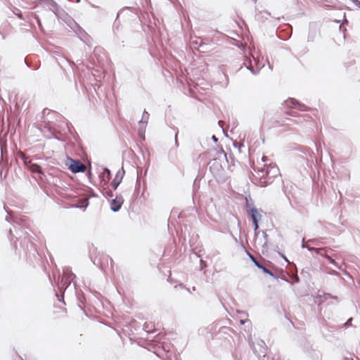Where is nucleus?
<instances>
[{"mask_svg": "<svg viewBox=\"0 0 360 360\" xmlns=\"http://www.w3.org/2000/svg\"><path fill=\"white\" fill-rule=\"evenodd\" d=\"M259 179L257 183L261 187H265L271 184L273 179L279 174V169L275 164L265 165L264 167L256 171Z\"/></svg>", "mask_w": 360, "mask_h": 360, "instance_id": "f257e3e1", "label": "nucleus"}, {"mask_svg": "<svg viewBox=\"0 0 360 360\" xmlns=\"http://www.w3.org/2000/svg\"><path fill=\"white\" fill-rule=\"evenodd\" d=\"M14 229L15 231V235L13 233V230L10 229L9 230V235H10V239L13 242V244L14 245V248L15 250L18 249V245L16 244L17 241H20V246L21 248H22L25 250H29L30 246H32V243L31 242V235L27 230H21L18 229L14 226Z\"/></svg>", "mask_w": 360, "mask_h": 360, "instance_id": "f03ea898", "label": "nucleus"}, {"mask_svg": "<svg viewBox=\"0 0 360 360\" xmlns=\"http://www.w3.org/2000/svg\"><path fill=\"white\" fill-rule=\"evenodd\" d=\"M249 342L254 353L258 357H265L266 354L267 347L264 340L260 339H256L255 341H252L251 338L250 337Z\"/></svg>", "mask_w": 360, "mask_h": 360, "instance_id": "7ed1b4c3", "label": "nucleus"}, {"mask_svg": "<svg viewBox=\"0 0 360 360\" xmlns=\"http://www.w3.org/2000/svg\"><path fill=\"white\" fill-rule=\"evenodd\" d=\"M76 276L69 269L65 268L63 269V276L61 278L60 283L58 284L60 291H65L71 284Z\"/></svg>", "mask_w": 360, "mask_h": 360, "instance_id": "20e7f679", "label": "nucleus"}, {"mask_svg": "<svg viewBox=\"0 0 360 360\" xmlns=\"http://www.w3.org/2000/svg\"><path fill=\"white\" fill-rule=\"evenodd\" d=\"M66 165L68 169L74 174L84 172L86 170V166L79 160H74L70 158H68L66 160Z\"/></svg>", "mask_w": 360, "mask_h": 360, "instance_id": "39448f33", "label": "nucleus"}, {"mask_svg": "<svg viewBox=\"0 0 360 360\" xmlns=\"http://www.w3.org/2000/svg\"><path fill=\"white\" fill-rule=\"evenodd\" d=\"M92 262L94 265L98 266L102 270H105L106 265H108V262H110V266L112 269L113 268V260L108 255L101 254L98 257H96L94 259H92Z\"/></svg>", "mask_w": 360, "mask_h": 360, "instance_id": "423d86ee", "label": "nucleus"}, {"mask_svg": "<svg viewBox=\"0 0 360 360\" xmlns=\"http://www.w3.org/2000/svg\"><path fill=\"white\" fill-rule=\"evenodd\" d=\"M247 69L249 70L253 75L258 74L259 71L264 67V64L260 63L259 60L252 56V60L249 59L244 63Z\"/></svg>", "mask_w": 360, "mask_h": 360, "instance_id": "0eeeda50", "label": "nucleus"}, {"mask_svg": "<svg viewBox=\"0 0 360 360\" xmlns=\"http://www.w3.org/2000/svg\"><path fill=\"white\" fill-rule=\"evenodd\" d=\"M248 214H250L251 216L254 224L255 234L256 236H257L259 233V231H258V222L259 219L261 218V214L258 212L257 210L255 207L250 208V210H248Z\"/></svg>", "mask_w": 360, "mask_h": 360, "instance_id": "6e6552de", "label": "nucleus"}, {"mask_svg": "<svg viewBox=\"0 0 360 360\" xmlns=\"http://www.w3.org/2000/svg\"><path fill=\"white\" fill-rule=\"evenodd\" d=\"M39 3L42 4L44 6L46 7L49 11H52L58 15V13L59 11V6L56 4V2L53 0H39Z\"/></svg>", "mask_w": 360, "mask_h": 360, "instance_id": "1a4fd4ad", "label": "nucleus"}, {"mask_svg": "<svg viewBox=\"0 0 360 360\" xmlns=\"http://www.w3.org/2000/svg\"><path fill=\"white\" fill-rule=\"evenodd\" d=\"M286 105L289 108H297L300 111H307L309 108L306 106L304 104L299 103L297 100L294 98H289L285 101Z\"/></svg>", "mask_w": 360, "mask_h": 360, "instance_id": "9d476101", "label": "nucleus"}, {"mask_svg": "<svg viewBox=\"0 0 360 360\" xmlns=\"http://www.w3.org/2000/svg\"><path fill=\"white\" fill-rule=\"evenodd\" d=\"M124 202V200L122 195H117L115 198L112 199L110 202V210L114 212H118L122 204Z\"/></svg>", "mask_w": 360, "mask_h": 360, "instance_id": "9b49d317", "label": "nucleus"}, {"mask_svg": "<svg viewBox=\"0 0 360 360\" xmlns=\"http://www.w3.org/2000/svg\"><path fill=\"white\" fill-rule=\"evenodd\" d=\"M124 173H125V172H124L123 167H122L120 169H119L117 172L115 177L111 184L112 187L113 188L114 190H116L117 188V187L119 186V185L120 184V183L122 182V180L124 175Z\"/></svg>", "mask_w": 360, "mask_h": 360, "instance_id": "f8f14e48", "label": "nucleus"}, {"mask_svg": "<svg viewBox=\"0 0 360 360\" xmlns=\"http://www.w3.org/2000/svg\"><path fill=\"white\" fill-rule=\"evenodd\" d=\"M110 171L108 168H104L103 171L99 174V177L104 184H106L110 179Z\"/></svg>", "mask_w": 360, "mask_h": 360, "instance_id": "ddd939ff", "label": "nucleus"}, {"mask_svg": "<svg viewBox=\"0 0 360 360\" xmlns=\"http://www.w3.org/2000/svg\"><path fill=\"white\" fill-rule=\"evenodd\" d=\"M27 169H29L32 172H34V173H37V174H42L43 172H42V170H41V167L36 164V163H32V162H30V165H28V167H26Z\"/></svg>", "mask_w": 360, "mask_h": 360, "instance_id": "4468645a", "label": "nucleus"}, {"mask_svg": "<svg viewBox=\"0 0 360 360\" xmlns=\"http://www.w3.org/2000/svg\"><path fill=\"white\" fill-rule=\"evenodd\" d=\"M147 124H143L141 122H139V129H138V134L140 138H141L143 140L145 139V132H146V128Z\"/></svg>", "mask_w": 360, "mask_h": 360, "instance_id": "2eb2a0df", "label": "nucleus"}, {"mask_svg": "<svg viewBox=\"0 0 360 360\" xmlns=\"http://www.w3.org/2000/svg\"><path fill=\"white\" fill-rule=\"evenodd\" d=\"M18 157L22 160L23 164L25 167H28V165H30L31 160H29V158L25 155V153L20 151L18 153Z\"/></svg>", "mask_w": 360, "mask_h": 360, "instance_id": "dca6fc26", "label": "nucleus"}, {"mask_svg": "<svg viewBox=\"0 0 360 360\" xmlns=\"http://www.w3.org/2000/svg\"><path fill=\"white\" fill-rule=\"evenodd\" d=\"M305 248H307L308 250H309L311 252H315L317 255H323V252H326L325 248H315L309 247L307 245V247H305Z\"/></svg>", "mask_w": 360, "mask_h": 360, "instance_id": "f3484780", "label": "nucleus"}, {"mask_svg": "<svg viewBox=\"0 0 360 360\" xmlns=\"http://www.w3.org/2000/svg\"><path fill=\"white\" fill-rule=\"evenodd\" d=\"M305 248H307L308 250H309L311 252H315L317 255H323V252H326L325 248H315L309 247L307 245V247H305Z\"/></svg>", "mask_w": 360, "mask_h": 360, "instance_id": "a211bd4d", "label": "nucleus"}, {"mask_svg": "<svg viewBox=\"0 0 360 360\" xmlns=\"http://www.w3.org/2000/svg\"><path fill=\"white\" fill-rule=\"evenodd\" d=\"M323 256H324L330 264H333L335 266H336L339 269H342V266H340L333 258H331L327 254H324V255L323 254Z\"/></svg>", "mask_w": 360, "mask_h": 360, "instance_id": "6ab92c4d", "label": "nucleus"}, {"mask_svg": "<svg viewBox=\"0 0 360 360\" xmlns=\"http://www.w3.org/2000/svg\"><path fill=\"white\" fill-rule=\"evenodd\" d=\"M191 46L193 49H198L200 46H202L201 42L198 41V39H193L191 41Z\"/></svg>", "mask_w": 360, "mask_h": 360, "instance_id": "aec40b11", "label": "nucleus"}, {"mask_svg": "<svg viewBox=\"0 0 360 360\" xmlns=\"http://www.w3.org/2000/svg\"><path fill=\"white\" fill-rule=\"evenodd\" d=\"M149 113L147 111L144 110L143 112L142 119L140 120V122L147 124L148 120L149 119Z\"/></svg>", "mask_w": 360, "mask_h": 360, "instance_id": "412c9836", "label": "nucleus"}, {"mask_svg": "<svg viewBox=\"0 0 360 360\" xmlns=\"http://www.w3.org/2000/svg\"><path fill=\"white\" fill-rule=\"evenodd\" d=\"M89 205L88 198H84L81 200L80 204L77 206L80 208H86Z\"/></svg>", "mask_w": 360, "mask_h": 360, "instance_id": "4be33fe9", "label": "nucleus"}, {"mask_svg": "<svg viewBox=\"0 0 360 360\" xmlns=\"http://www.w3.org/2000/svg\"><path fill=\"white\" fill-rule=\"evenodd\" d=\"M262 236L264 237V243L262 244V247L265 248L267 247V243H268V235L266 231H262Z\"/></svg>", "mask_w": 360, "mask_h": 360, "instance_id": "5701e85b", "label": "nucleus"}, {"mask_svg": "<svg viewBox=\"0 0 360 360\" xmlns=\"http://www.w3.org/2000/svg\"><path fill=\"white\" fill-rule=\"evenodd\" d=\"M256 266L257 268H259V269H261L264 273H265V271H267V268L264 264H262L261 262H257Z\"/></svg>", "mask_w": 360, "mask_h": 360, "instance_id": "b1692460", "label": "nucleus"}, {"mask_svg": "<svg viewBox=\"0 0 360 360\" xmlns=\"http://www.w3.org/2000/svg\"><path fill=\"white\" fill-rule=\"evenodd\" d=\"M238 319H248V314L245 311H237Z\"/></svg>", "mask_w": 360, "mask_h": 360, "instance_id": "393cba45", "label": "nucleus"}, {"mask_svg": "<svg viewBox=\"0 0 360 360\" xmlns=\"http://www.w3.org/2000/svg\"><path fill=\"white\" fill-rule=\"evenodd\" d=\"M265 274L270 275L271 277H273V278H276V279H278V277L276 275H275L272 271H270L269 269H267V271H265Z\"/></svg>", "mask_w": 360, "mask_h": 360, "instance_id": "a878e982", "label": "nucleus"}, {"mask_svg": "<svg viewBox=\"0 0 360 360\" xmlns=\"http://www.w3.org/2000/svg\"><path fill=\"white\" fill-rule=\"evenodd\" d=\"M249 257L251 259V261L255 264L256 266L257 262H259L254 256H252L251 254L248 253Z\"/></svg>", "mask_w": 360, "mask_h": 360, "instance_id": "bb28decb", "label": "nucleus"}, {"mask_svg": "<svg viewBox=\"0 0 360 360\" xmlns=\"http://www.w3.org/2000/svg\"><path fill=\"white\" fill-rule=\"evenodd\" d=\"M329 298H334V299H335V300H337V299H338V298H337V297H333V296H332L330 294H328H328H325V295H323V300H328V299H329Z\"/></svg>", "mask_w": 360, "mask_h": 360, "instance_id": "cd10ccee", "label": "nucleus"}, {"mask_svg": "<svg viewBox=\"0 0 360 360\" xmlns=\"http://www.w3.org/2000/svg\"><path fill=\"white\" fill-rule=\"evenodd\" d=\"M129 11V8H125L122 9L120 11L118 12L117 18H119V16L122 14H123L124 12Z\"/></svg>", "mask_w": 360, "mask_h": 360, "instance_id": "c85d7f7f", "label": "nucleus"}, {"mask_svg": "<svg viewBox=\"0 0 360 360\" xmlns=\"http://www.w3.org/2000/svg\"><path fill=\"white\" fill-rule=\"evenodd\" d=\"M328 274L335 276H338L339 273L333 269H328Z\"/></svg>", "mask_w": 360, "mask_h": 360, "instance_id": "c756f323", "label": "nucleus"}, {"mask_svg": "<svg viewBox=\"0 0 360 360\" xmlns=\"http://www.w3.org/2000/svg\"><path fill=\"white\" fill-rule=\"evenodd\" d=\"M352 318H350L347 320V321L344 324V326L345 328H348L349 326H351L352 325Z\"/></svg>", "mask_w": 360, "mask_h": 360, "instance_id": "7c9ffc66", "label": "nucleus"}, {"mask_svg": "<svg viewBox=\"0 0 360 360\" xmlns=\"http://www.w3.org/2000/svg\"><path fill=\"white\" fill-rule=\"evenodd\" d=\"M239 321L241 325H244L246 323L250 322L248 319H239Z\"/></svg>", "mask_w": 360, "mask_h": 360, "instance_id": "2f4dec72", "label": "nucleus"}, {"mask_svg": "<svg viewBox=\"0 0 360 360\" xmlns=\"http://www.w3.org/2000/svg\"><path fill=\"white\" fill-rule=\"evenodd\" d=\"M254 207L252 202H249L248 200H247V203H246V209H247V212H248V210H250V207Z\"/></svg>", "mask_w": 360, "mask_h": 360, "instance_id": "473e14b6", "label": "nucleus"}, {"mask_svg": "<svg viewBox=\"0 0 360 360\" xmlns=\"http://www.w3.org/2000/svg\"><path fill=\"white\" fill-rule=\"evenodd\" d=\"M233 146L235 148H238L239 150V152H240V148L243 147L244 146H243V144H238L237 143H233Z\"/></svg>", "mask_w": 360, "mask_h": 360, "instance_id": "72a5a7b5", "label": "nucleus"}, {"mask_svg": "<svg viewBox=\"0 0 360 360\" xmlns=\"http://www.w3.org/2000/svg\"><path fill=\"white\" fill-rule=\"evenodd\" d=\"M200 266H201V269H204L205 267L207 266V264H206V262L203 261L202 259H200Z\"/></svg>", "mask_w": 360, "mask_h": 360, "instance_id": "f704fd0d", "label": "nucleus"}, {"mask_svg": "<svg viewBox=\"0 0 360 360\" xmlns=\"http://www.w3.org/2000/svg\"><path fill=\"white\" fill-rule=\"evenodd\" d=\"M177 136H178V131H177V132H176V134H175V137H174V141H175V146H176V147H178V146H179V141H178Z\"/></svg>", "mask_w": 360, "mask_h": 360, "instance_id": "c9c22d12", "label": "nucleus"}, {"mask_svg": "<svg viewBox=\"0 0 360 360\" xmlns=\"http://www.w3.org/2000/svg\"><path fill=\"white\" fill-rule=\"evenodd\" d=\"M36 20H37V25H39V27L40 28H41V20H40V19L39 18L38 16L36 17Z\"/></svg>", "mask_w": 360, "mask_h": 360, "instance_id": "e433bc0d", "label": "nucleus"}, {"mask_svg": "<svg viewBox=\"0 0 360 360\" xmlns=\"http://www.w3.org/2000/svg\"><path fill=\"white\" fill-rule=\"evenodd\" d=\"M307 242L312 245H317V243H316V240H314V239L309 240Z\"/></svg>", "mask_w": 360, "mask_h": 360, "instance_id": "4c0bfd02", "label": "nucleus"}, {"mask_svg": "<svg viewBox=\"0 0 360 360\" xmlns=\"http://www.w3.org/2000/svg\"><path fill=\"white\" fill-rule=\"evenodd\" d=\"M179 287L181 288H186L188 292H191L190 289L188 288H186L185 285L182 283L179 284Z\"/></svg>", "mask_w": 360, "mask_h": 360, "instance_id": "58836bf2", "label": "nucleus"}, {"mask_svg": "<svg viewBox=\"0 0 360 360\" xmlns=\"http://www.w3.org/2000/svg\"><path fill=\"white\" fill-rule=\"evenodd\" d=\"M353 3H354L356 5H360V1L359 0H352Z\"/></svg>", "mask_w": 360, "mask_h": 360, "instance_id": "ea45409f", "label": "nucleus"}, {"mask_svg": "<svg viewBox=\"0 0 360 360\" xmlns=\"http://www.w3.org/2000/svg\"><path fill=\"white\" fill-rule=\"evenodd\" d=\"M212 139L214 142H217V141H218V139H217V138L216 137V136H215V135H213V136H212Z\"/></svg>", "mask_w": 360, "mask_h": 360, "instance_id": "a19ab883", "label": "nucleus"}, {"mask_svg": "<svg viewBox=\"0 0 360 360\" xmlns=\"http://www.w3.org/2000/svg\"><path fill=\"white\" fill-rule=\"evenodd\" d=\"M305 247H307V245L304 243V240L303 239L302 240V248H305Z\"/></svg>", "mask_w": 360, "mask_h": 360, "instance_id": "79ce46f5", "label": "nucleus"}, {"mask_svg": "<svg viewBox=\"0 0 360 360\" xmlns=\"http://www.w3.org/2000/svg\"><path fill=\"white\" fill-rule=\"evenodd\" d=\"M266 160V157H265V156L262 157V161L263 162H265Z\"/></svg>", "mask_w": 360, "mask_h": 360, "instance_id": "37998d69", "label": "nucleus"}, {"mask_svg": "<svg viewBox=\"0 0 360 360\" xmlns=\"http://www.w3.org/2000/svg\"><path fill=\"white\" fill-rule=\"evenodd\" d=\"M108 196L110 197V198H112L113 196V195H112L111 191H110V193H108Z\"/></svg>", "mask_w": 360, "mask_h": 360, "instance_id": "c03bdc74", "label": "nucleus"}, {"mask_svg": "<svg viewBox=\"0 0 360 360\" xmlns=\"http://www.w3.org/2000/svg\"><path fill=\"white\" fill-rule=\"evenodd\" d=\"M56 296L58 297V300H60V296L58 295V293H56Z\"/></svg>", "mask_w": 360, "mask_h": 360, "instance_id": "a18cd8bd", "label": "nucleus"}, {"mask_svg": "<svg viewBox=\"0 0 360 360\" xmlns=\"http://www.w3.org/2000/svg\"><path fill=\"white\" fill-rule=\"evenodd\" d=\"M18 16L20 18H22V14H18Z\"/></svg>", "mask_w": 360, "mask_h": 360, "instance_id": "49530a36", "label": "nucleus"}, {"mask_svg": "<svg viewBox=\"0 0 360 360\" xmlns=\"http://www.w3.org/2000/svg\"><path fill=\"white\" fill-rule=\"evenodd\" d=\"M345 360H353L352 359H350V358H345Z\"/></svg>", "mask_w": 360, "mask_h": 360, "instance_id": "de8ad7c7", "label": "nucleus"}, {"mask_svg": "<svg viewBox=\"0 0 360 360\" xmlns=\"http://www.w3.org/2000/svg\"><path fill=\"white\" fill-rule=\"evenodd\" d=\"M313 40L312 39H310V37H309L308 41Z\"/></svg>", "mask_w": 360, "mask_h": 360, "instance_id": "09e8293b", "label": "nucleus"}, {"mask_svg": "<svg viewBox=\"0 0 360 360\" xmlns=\"http://www.w3.org/2000/svg\"><path fill=\"white\" fill-rule=\"evenodd\" d=\"M356 6H358L360 8V5H356Z\"/></svg>", "mask_w": 360, "mask_h": 360, "instance_id": "8fccbe9b", "label": "nucleus"}]
</instances>
